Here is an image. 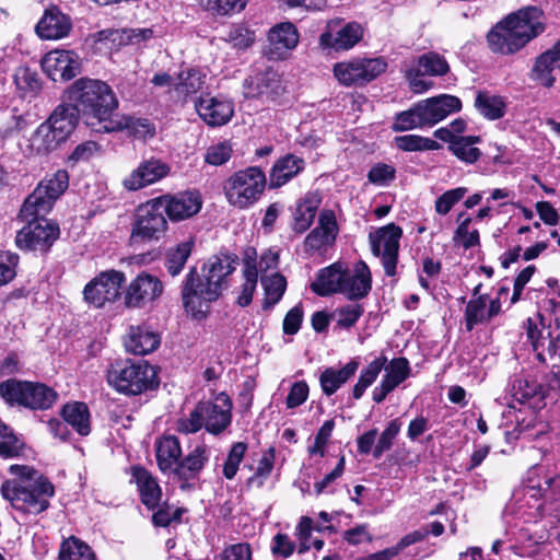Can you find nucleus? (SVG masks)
<instances>
[{
	"label": "nucleus",
	"mask_w": 560,
	"mask_h": 560,
	"mask_svg": "<svg viewBox=\"0 0 560 560\" xmlns=\"http://www.w3.org/2000/svg\"><path fill=\"white\" fill-rule=\"evenodd\" d=\"M69 186V175L59 170L44 178L25 199L20 218L27 224L15 236L20 249L46 253L60 235L59 225L46 219L56 200Z\"/></svg>",
	"instance_id": "f257e3e1"
},
{
	"label": "nucleus",
	"mask_w": 560,
	"mask_h": 560,
	"mask_svg": "<svg viewBox=\"0 0 560 560\" xmlns=\"http://www.w3.org/2000/svg\"><path fill=\"white\" fill-rule=\"evenodd\" d=\"M236 258L230 255L210 257L199 275L195 268L187 273L182 290L183 303L188 313H205L203 306L219 299L228 288V277L236 269Z\"/></svg>",
	"instance_id": "f03ea898"
},
{
	"label": "nucleus",
	"mask_w": 560,
	"mask_h": 560,
	"mask_svg": "<svg viewBox=\"0 0 560 560\" xmlns=\"http://www.w3.org/2000/svg\"><path fill=\"white\" fill-rule=\"evenodd\" d=\"M545 30L544 12L537 7H526L499 21L487 34V42L494 54L514 55Z\"/></svg>",
	"instance_id": "7ed1b4c3"
},
{
	"label": "nucleus",
	"mask_w": 560,
	"mask_h": 560,
	"mask_svg": "<svg viewBox=\"0 0 560 560\" xmlns=\"http://www.w3.org/2000/svg\"><path fill=\"white\" fill-rule=\"evenodd\" d=\"M68 98L94 132L105 133L117 115L118 100L113 89L103 81L79 79L69 88Z\"/></svg>",
	"instance_id": "20e7f679"
},
{
	"label": "nucleus",
	"mask_w": 560,
	"mask_h": 560,
	"mask_svg": "<svg viewBox=\"0 0 560 560\" xmlns=\"http://www.w3.org/2000/svg\"><path fill=\"white\" fill-rule=\"evenodd\" d=\"M10 471L21 477L19 481H5L1 486L2 497L24 513L39 514L49 506L55 495L54 485L32 467L12 465Z\"/></svg>",
	"instance_id": "39448f33"
},
{
	"label": "nucleus",
	"mask_w": 560,
	"mask_h": 560,
	"mask_svg": "<svg viewBox=\"0 0 560 560\" xmlns=\"http://www.w3.org/2000/svg\"><path fill=\"white\" fill-rule=\"evenodd\" d=\"M107 382L118 393L136 396L158 386V375L147 361L125 360L110 364Z\"/></svg>",
	"instance_id": "423d86ee"
},
{
	"label": "nucleus",
	"mask_w": 560,
	"mask_h": 560,
	"mask_svg": "<svg viewBox=\"0 0 560 560\" xmlns=\"http://www.w3.org/2000/svg\"><path fill=\"white\" fill-rule=\"evenodd\" d=\"M0 396L9 405L34 410L50 408L58 397L57 393L45 384L14 378L0 383Z\"/></svg>",
	"instance_id": "0eeeda50"
},
{
	"label": "nucleus",
	"mask_w": 560,
	"mask_h": 560,
	"mask_svg": "<svg viewBox=\"0 0 560 560\" xmlns=\"http://www.w3.org/2000/svg\"><path fill=\"white\" fill-rule=\"evenodd\" d=\"M266 186V175L257 166L234 173L224 185V194L230 205L246 209L258 201Z\"/></svg>",
	"instance_id": "6e6552de"
},
{
	"label": "nucleus",
	"mask_w": 560,
	"mask_h": 560,
	"mask_svg": "<svg viewBox=\"0 0 560 560\" xmlns=\"http://www.w3.org/2000/svg\"><path fill=\"white\" fill-rule=\"evenodd\" d=\"M387 62L384 58H353L337 62L334 75L345 86L364 85L384 73Z\"/></svg>",
	"instance_id": "1a4fd4ad"
},
{
	"label": "nucleus",
	"mask_w": 560,
	"mask_h": 560,
	"mask_svg": "<svg viewBox=\"0 0 560 560\" xmlns=\"http://www.w3.org/2000/svg\"><path fill=\"white\" fill-rule=\"evenodd\" d=\"M125 280V273L121 271L114 269L102 271L85 284L83 299L90 306L101 308L118 299Z\"/></svg>",
	"instance_id": "9d476101"
},
{
	"label": "nucleus",
	"mask_w": 560,
	"mask_h": 560,
	"mask_svg": "<svg viewBox=\"0 0 560 560\" xmlns=\"http://www.w3.org/2000/svg\"><path fill=\"white\" fill-rule=\"evenodd\" d=\"M401 235L402 230L394 223L380 228L370 234L372 252L375 256L382 258L384 271L388 277L396 273Z\"/></svg>",
	"instance_id": "9b49d317"
},
{
	"label": "nucleus",
	"mask_w": 560,
	"mask_h": 560,
	"mask_svg": "<svg viewBox=\"0 0 560 560\" xmlns=\"http://www.w3.org/2000/svg\"><path fill=\"white\" fill-rule=\"evenodd\" d=\"M156 198L148 201L138 209L137 221L132 228L131 237L135 241L159 240L164 235L167 221L163 206Z\"/></svg>",
	"instance_id": "f8f14e48"
},
{
	"label": "nucleus",
	"mask_w": 560,
	"mask_h": 560,
	"mask_svg": "<svg viewBox=\"0 0 560 560\" xmlns=\"http://www.w3.org/2000/svg\"><path fill=\"white\" fill-rule=\"evenodd\" d=\"M164 285L159 277L142 271L130 281L124 293V303L128 308H143L156 301Z\"/></svg>",
	"instance_id": "ddd939ff"
},
{
	"label": "nucleus",
	"mask_w": 560,
	"mask_h": 560,
	"mask_svg": "<svg viewBox=\"0 0 560 560\" xmlns=\"http://www.w3.org/2000/svg\"><path fill=\"white\" fill-rule=\"evenodd\" d=\"M43 71L52 81H69L81 71V58L73 50L56 49L42 59Z\"/></svg>",
	"instance_id": "4468645a"
},
{
	"label": "nucleus",
	"mask_w": 560,
	"mask_h": 560,
	"mask_svg": "<svg viewBox=\"0 0 560 560\" xmlns=\"http://www.w3.org/2000/svg\"><path fill=\"white\" fill-rule=\"evenodd\" d=\"M195 108L199 117L210 127L226 125L234 115V103L223 96L202 94L195 102Z\"/></svg>",
	"instance_id": "2eb2a0df"
},
{
	"label": "nucleus",
	"mask_w": 560,
	"mask_h": 560,
	"mask_svg": "<svg viewBox=\"0 0 560 560\" xmlns=\"http://www.w3.org/2000/svg\"><path fill=\"white\" fill-rule=\"evenodd\" d=\"M338 224L335 213L330 210L320 212L318 224L304 240V250L308 254L324 253L336 241Z\"/></svg>",
	"instance_id": "dca6fc26"
},
{
	"label": "nucleus",
	"mask_w": 560,
	"mask_h": 560,
	"mask_svg": "<svg viewBox=\"0 0 560 560\" xmlns=\"http://www.w3.org/2000/svg\"><path fill=\"white\" fill-rule=\"evenodd\" d=\"M341 280V294L349 300H359L365 298L372 288V276L369 266L359 260L353 266L345 262Z\"/></svg>",
	"instance_id": "f3484780"
},
{
	"label": "nucleus",
	"mask_w": 560,
	"mask_h": 560,
	"mask_svg": "<svg viewBox=\"0 0 560 560\" xmlns=\"http://www.w3.org/2000/svg\"><path fill=\"white\" fill-rule=\"evenodd\" d=\"M205 429L214 435L222 433L232 421V401L224 393L219 394L214 401L200 402Z\"/></svg>",
	"instance_id": "a211bd4d"
},
{
	"label": "nucleus",
	"mask_w": 560,
	"mask_h": 560,
	"mask_svg": "<svg viewBox=\"0 0 560 560\" xmlns=\"http://www.w3.org/2000/svg\"><path fill=\"white\" fill-rule=\"evenodd\" d=\"M163 211L172 221L186 220L201 209L202 201L197 191H184L156 198Z\"/></svg>",
	"instance_id": "6ab92c4d"
},
{
	"label": "nucleus",
	"mask_w": 560,
	"mask_h": 560,
	"mask_svg": "<svg viewBox=\"0 0 560 560\" xmlns=\"http://www.w3.org/2000/svg\"><path fill=\"white\" fill-rule=\"evenodd\" d=\"M299 38V32L291 22L275 25L268 33V58L273 60L287 58L298 46Z\"/></svg>",
	"instance_id": "aec40b11"
},
{
	"label": "nucleus",
	"mask_w": 560,
	"mask_h": 560,
	"mask_svg": "<svg viewBox=\"0 0 560 560\" xmlns=\"http://www.w3.org/2000/svg\"><path fill=\"white\" fill-rule=\"evenodd\" d=\"M170 171L171 167L167 163L151 158L141 162L136 170L126 176L122 185L126 189L135 191L161 180L168 175Z\"/></svg>",
	"instance_id": "412c9836"
},
{
	"label": "nucleus",
	"mask_w": 560,
	"mask_h": 560,
	"mask_svg": "<svg viewBox=\"0 0 560 560\" xmlns=\"http://www.w3.org/2000/svg\"><path fill=\"white\" fill-rule=\"evenodd\" d=\"M339 21H329L327 31L319 36V44L323 48L336 50H348L358 44L363 36V28L359 23L350 22L334 34Z\"/></svg>",
	"instance_id": "4be33fe9"
},
{
	"label": "nucleus",
	"mask_w": 560,
	"mask_h": 560,
	"mask_svg": "<svg viewBox=\"0 0 560 560\" xmlns=\"http://www.w3.org/2000/svg\"><path fill=\"white\" fill-rule=\"evenodd\" d=\"M422 112V119L425 127H432L445 119L448 115L457 113L462 108L458 97L448 94H441L419 102Z\"/></svg>",
	"instance_id": "5701e85b"
},
{
	"label": "nucleus",
	"mask_w": 560,
	"mask_h": 560,
	"mask_svg": "<svg viewBox=\"0 0 560 560\" xmlns=\"http://www.w3.org/2000/svg\"><path fill=\"white\" fill-rule=\"evenodd\" d=\"M500 298L490 299L488 294L470 299L466 305L464 317L467 331L476 325L486 324L501 312Z\"/></svg>",
	"instance_id": "b1692460"
},
{
	"label": "nucleus",
	"mask_w": 560,
	"mask_h": 560,
	"mask_svg": "<svg viewBox=\"0 0 560 560\" xmlns=\"http://www.w3.org/2000/svg\"><path fill=\"white\" fill-rule=\"evenodd\" d=\"M71 19L57 8H50L36 25V33L43 39H60L69 35Z\"/></svg>",
	"instance_id": "393cba45"
},
{
	"label": "nucleus",
	"mask_w": 560,
	"mask_h": 560,
	"mask_svg": "<svg viewBox=\"0 0 560 560\" xmlns=\"http://www.w3.org/2000/svg\"><path fill=\"white\" fill-rule=\"evenodd\" d=\"M279 88V75L272 70L255 72L243 82L244 96L247 98H257L262 96L273 98L278 95Z\"/></svg>",
	"instance_id": "a878e982"
},
{
	"label": "nucleus",
	"mask_w": 560,
	"mask_h": 560,
	"mask_svg": "<svg viewBox=\"0 0 560 560\" xmlns=\"http://www.w3.org/2000/svg\"><path fill=\"white\" fill-rule=\"evenodd\" d=\"M160 342V335L147 325L131 326L125 338L126 350L136 355L153 352Z\"/></svg>",
	"instance_id": "bb28decb"
},
{
	"label": "nucleus",
	"mask_w": 560,
	"mask_h": 560,
	"mask_svg": "<svg viewBox=\"0 0 560 560\" xmlns=\"http://www.w3.org/2000/svg\"><path fill=\"white\" fill-rule=\"evenodd\" d=\"M208 460V447L203 444L197 445L186 457L180 459L174 474V478L178 481H183L182 488H185L186 483L198 478Z\"/></svg>",
	"instance_id": "cd10ccee"
},
{
	"label": "nucleus",
	"mask_w": 560,
	"mask_h": 560,
	"mask_svg": "<svg viewBox=\"0 0 560 560\" xmlns=\"http://www.w3.org/2000/svg\"><path fill=\"white\" fill-rule=\"evenodd\" d=\"M305 168V161L292 153L279 158L269 174L270 188H279L298 176Z\"/></svg>",
	"instance_id": "c85d7f7f"
},
{
	"label": "nucleus",
	"mask_w": 560,
	"mask_h": 560,
	"mask_svg": "<svg viewBox=\"0 0 560 560\" xmlns=\"http://www.w3.org/2000/svg\"><path fill=\"white\" fill-rule=\"evenodd\" d=\"M345 262L336 261L328 267L322 268L316 279L311 283V290L319 296H328L335 293L341 294V280Z\"/></svg>",
	"instance_id": "c756f323"
},
{
	"label": "nucleus",
	"mask_w": 560,
	"mask_h": 560,
	"mask_svg": "<svg viewBox=\"0 0 560 560\" xmlns=\"http://www.w3.org/2000/svg\"><path fill=\"white\" fill-rule=\"evenodd\" d=\"M127 130L139 140L152 139L155 136V126L148 118L117 114L105 133Z\"/></svg>",
	"instance_id": "7c9ffc66"
},
{
	"label": "nucleus",
	"mask_w": 560,
	"mask_h": 560,
	"mask_svg": "<svg viewBox=\"0 0 560 560\" xmlns=\"http://www.w3.org/2000/svg\"><path fill=\"white\" fill-rule=\"evenodd\" d=\"M131 475L140 492L141 502L149 510L159 508L162 490L156 479L147 469L139 466L132 467Z\"/></svg>",
	"instance_id": "2f4dec72"
},
{
	"label": "nucleus",
	"mask_w": 560,
	"mask_h": 560,
	"mask_svg": "<svg viewBox=\"0 0 560 560\" xmlns=\"http://www.w3.org/2000/svg\"><path fill=\"white\" fill-rule=\"evenodd\" d=\"M156 462L163 474L172 475L177 469L182 458L179 441L174 435H166L156 442Z\"/></svg>",
	"instance_id": "473e14b6"
},
{
	"label": "nucleus",
	"mask_w": 560,
	"mask_h": 560,
	"mask_svg": "<svg viewBox=\"0 0 560 560\" xmlns=\"http://www.w3.org/2000/svg\"><path fill=\"white\" fill-rule=\"evenodd\" d=\"M243 277L245 281L242 285L241 294L237 298V304L245 307L252 303L258 280L256 250L252 247L246 248L244 252Z\"/></svg>",
	"instance_id": "72a5a7b5"
},
{
	"label": "nucleus",
	"mask_w": 560,
	"mask_h": 560,
	"mask_svg": "<svg viewBox=\"0 0 560 560\" xmlns=\"http://www.w3.org/2000/svg\"><path fill=\"white\" fill-rule=\"evenodd\" d=\"M359 362L350 360L340 369L327 368L319 376L320 387L325 395H334L343 384H346L358 371Z\"/></svg>",
	"instance_id": "f704fd0d"
},
{
	"label": "nucleus",
	"mask_w": 560,
	"mask_h": 560,
	"mask_svg": "<svg viewBox=\"0 0 560 560\" xmlns=\"http://www.w3.org/2000/svg\"><path fill=\"white\" fill-rule=\"evenodd\" d=\"M78 120V108H74L73 105L67 104L59 105L46 121L57 132L59 139L66 141L75 129Z\"/></svg>",
	"instance_id": "c9c22d12"
},
{
	"label": "nucleus",
	"mask_w": 560,
	"mask_h": 560,
	"mask_svg": "<svg viewBox=\"0 0 560 560\" xmlns=\"http://www.w3.org/2000/svg\"><path fill=\"white\" fill-rule=\"evenodd\" d=\"M61 416L67 425L80 435L86 436L91 432V415L86 404L73 401L66 404L61 409Z\"/></svg>",
	"instance_id": "e433bc0d"
},
{
	"label": "nucleus",
	"mask_w": 560,
	"mask_h": 560,
	"mask_svg": "<svg viewBox=\"0 0 560 560\" xmlns=\"http://www.w3.org/2000/svg\"><path fill=\"white\" fill-rule=\"evenodd\" d=\"M319 205L320 198L316 194H307L296 203L292 223L296 233H304L312 225Z\"/></svg>",
	"instance_id": "4c0bfd02"
},
{
	"label": "nucleus",
	"mask_w": 560,
	"mask_h": 560,
	"mask_svg": "<svg viewBox=\"0 0 560 560\" xmlns=\"http://www.w3.org/2000/svg\"><path fill=\"white\" fill-rule=\"evenodd\" d=\"M475 107L485 118L497 120L505 115L506 103L500 95L480 91L475 98Z\"/></svg>",
	"instance_id": "58836bf2"
},
{
	"label": "nucleus",
	"mask_w": 560,
	"mask_h": 560,
	"mask_svg": "<svg viewBox=\"0 0 560 560\" xmlns=\"http://www.w3.org/2000/svg\"><path fill=\"white\" fill-rule=\"evenodd\" d=\"M386 362L387 358L381 355L362 369L359 380L352 388V396L355 400L360 399L365 390L376 381Z\"/></svg>",
	"instance_id": "ea45409f"
},
{
	"label": "nucleus",
	"mask_w": 560,
	"mask_h": 560,
	"mask_svg": "<svg viewBox=\"0 0 560 560\" xmlns=\"http://www.w3.org/2000/svg\"><path fill=\"white\" fill-rule=\"evenodd\" d=\"M480 142L477 136H462L457 137L456 141H452L448 150L462 162L472 164L481 155L480 150L476 147Z\"/></svg>",
	"instance_id": "a19ab883"
},
{
	"label": "nucleus",
	"mask_w": 560,
	"mask_h": 560,
	"mask_svg": "<svg viewBox=\"0 0 560 560\" xmlns=\"http://www.w3.org/2000/svg\"><path fill=\"white\" fill-rule=\"evenodd\" d=\"M206 74L198 68H188L178 73L177 82L174 83L175 91L188 96L200 91L205 85Z\"/></svg>",
	"instance_id": "79ce46f5"
},
{
	"label": "nucleus",
	"mask_w": 560,
	"mask_h": 560,
	"mask_svg": "<svg viewBox=\"0 0 560 560\" xmlns=\"http://www.w3.org/2000/svg\"><path fill=\"white\" fill-rule=\"evenodd\" d=\"M261 285L265 291L264 308L275 306L283 296L287 289L284 276L276 272L271 276H261Z\"/></svg>",
	"instance_id": "37998d69"
},
{
	"label": "nucleus",
	"mask_w": 560,
	"mask_h": 560,
	"mask_svg": "<svg viewBox=\"0 0 560 560\" xmlns=\"http://www.w3.org/2000/svg\"><path fill=\"white\" fill-rule=\"evenodd\" d=\"M275 448L265 451L259 458L253 475L247 479L246 485L249 488H262L270 478L275 466Z\"/></svg>",
	"instance_id": "c03bdc74"
},
{
	"label": "nucleus",
	"mask_w": 560,
	"mask_h": 560,
	"mask_svg": "<svg viewBox=\"0 0 560 560\" xmlns=\"http://www.w3.org/2000/svg\"><path fill=\"white\" fill-rule=\"evenodd\" d=\"M555 55L547 50L541 54L535 61V65L530 72L532 80L545 88H551L555 83L552 77V70L555 69V62L557 61Z\"/></svg>",
	"instance_id": "a18cd8bd"
},
{
	"label": "nucleus",
	"mask_w": 560,
	"mask_h": 560,
	"mask_svg": "<svg viewBox=\"0 0 560 560\" xmlns=\"http://www.w3.org/2000/svg\"><path fill=\"white\" fill-rule=\"evenodd\" d=\"M65 142L59 139L57 132L48 125L47 121L40 124L32 136V147L39 153H47L55 150L60 143Z\"/></svg>",
	"instance_id": "49530a36"
},
{
	"label": "nucleus",
	"mask_w": 560,
	"mask_h": 560,
	"mask_svg": "<svg viewBox=\"0 0 560 560\" xmlns=\"http://www.w3.org/2000/svg\"><path fill=\"white\" fill-rule=\"evenodd\" d=\"M194 243L186 241L171 247L166 252V269L173 277L179 275L191 254Z\"/></svg>",
	"instance_id": "de8ad7c7"
},
{
	"label": "nucleus",
	"mask_w": 560,
	"mask_h": 560,
	"mask_svg": "<svg viewBox=\"0 0 560 560\" xmlns=\"http://www.w3.org/2000/svg\"><path fill=\"white\" fill-rule=\"evenodd\" d=\"M450 70L446 59L438 52L429 51L418 58L417 72L422 75H444Z\"/></svg>",
	"instance_id": "09e8293b"
},
{
	"label": "nucleus",
	"mask_w": 560,
	"mask_h": 560,
	"mask_svg": "<svg viewBox=\"0 0 560 560\" xmlns=\"http://www.w3.org/2000/svg\"><path fill=\"white\" fill-rule=\"evenodd\" d=\"M59 560H96L95 555L85 542L70 537L61 545Z\"/></svg>",
	"instance_id": "8fccbe9b"
},
{
	"label": "nucleus",
	"mask_w": 560,
	"mask_h": 560,
	"mask_svg": "<svg viewBox=\"0 0 560 560\" xmlns=\"http://www.w3.org/2000/svg\"><path fill=\"white\" fill-rule=\"evenodd\" d=\"M384 369L385 375L383 376L382 382L393 390L399 386L410 373L409 362L402 357L393 359Z\"/></svg>",
	"instance_id": "3c124183"
},
{
	"label": "nucleus",
	"mask_w": 560,
	"mask_h": 560,
	"mask_svg": "<svg viewBox=\"0 0 560 560\" xmlns=\"http://www.w3.org/2000/svg\"><path fill=\"white\" fill-rule=\"evenodd\" d=\"M396 147L406 152L433 151L440 149V144L433 139L419 135L399 136L394 139Z\"/></svg>",
	"instance_id": "603ef678"
},
{
	"label": "nucleus",
	"mask_w": 560,
	"mask_h": 560,
	"mask_svg": "<svg viewBox=\"0 0 560 560\" xmlns=\"http://www.w3.org/2000/svg\"><path fill=\"white\" fill-rule=\"evenodd\" d=\"M423 127L425 124L422 119L421 106L417 103L410 109L397 114L392 128L394 131L401 132Z\"/></svg>",
	"instance_id": "864d4df0"
},
{
	"label": "nucleus",
	"mask_w": 560,
	"mask_h": 560,
	"mask_svg": "<svg viewBox=\"0 0 560 560\" xmlns=\"http://www.w3.org/2000/svg\"><path fill=\"white\" fill-rule=\"evenodd\" d=\"M247 448L248 445L245 442H235L232 444L222 469V474L226 479L232 480L236 476Z\"/></svg>",
	"instance_id": "5fc2aeb1"
},
{
	"label": "nucleus",
	"mask_w": 560,
	"mask_h": 560,
	"mask_svg": "<svg viewBox=\"0 0 560 560\" xmlns=\"http://www.w3.org/2000/svg\"><path fill=\"white\" fill-rule=\"evenodd\" d=\"M471 221L472 219L470 217H467L464 220H462L458 226L456 228L453 236V241L463 246L465 249L479 246L480 244L478 230L469 229Z\"/></svg>",
	"instance_id": "6e6d98bb"
},
{
	"label": "nucleus",
	"mask_w": 560,
	"mask_h": 560,
	"mask_svg": "<svg viewBox=\"0 0 560 560\" xmlns=\"http://www.w3.org/2000/svg\"><path fill=\"white\" fill-rule=\"evenodd\" d=\"M200 3L213 14L230 15L244 10L247 0H200Z\"/></svg>",
	"instance_id": "4d7b16f0"
},
{
	"label": "nucleus",
	"mask_w": 560,
	"mask_h": 560,
	"mask_svg": "<svg viewBox=\"0 0 560 560\" xmlns=\"http://www.w3.org/2000/svg\"><path fill=\"white\" fill-rule=\"evenodd\" d=\"M14 82L24 93H37L42 86L37 72L27 67H19L15 70Z\"/></svg>",
	"instance_id": "13d9d810"
},
{
	"label": "nucleus",
	"mask_w": 560,
	"mask_h": 560,
	"mask_svg": "<svg viewBox=\"0 0 560 560\" xmlns=\"http://www.w3.org/2000/svg\"><path fill=\"white\" fill-rule=\"evenodd\" d=\"M366 177L375 186L387 187L396 178V168L392 164L380 162L371 166Z\"/></svg>",
	"instance_id": "bf43d9fd"
},
{
	"label": "nucleus",
	"mask_w": 560,
	"mask_h": 560,
	"mask_svg": "<svg viewBox=\"0 0 560 560\" xmlns=\"http://www.w3.org/2000/svg\"><path fill=\"white\" fill-rule=\"evenodd\" d=\"M468 192L466 187H456L443 192L434 203V209L440 215H446L452 208Z\"/></svg>",
	"instance_id": "052dcab7"
},
{
	"label": "nucleus",
	"mask_w": 560,
	"mask_h": 560,
	"mask_svg": "<svg viewBox=\"0 0 560 560\" xmlns=\"http://www.w3.org/2000/svg\"><path fill=\"white\" fill-rule=\"evenodd\" d=\"M232 152L233 147L230 141L214 143L207 149L205 162L214 166L222 165L231 159Z\"/></svg>",
	"instance_id": "680f3d73"
},
{
	"label": "nucleus",
	"mask_w": 560,
	"mask_h": 560,
	"mask_svg": "<svg viewBox=\"0 0 560 560\" xmlns=\"http://www.w3.org/2000/svg\"><path fill=\"white\" fill-rule=\"evenodd\" d=\"M401 423L398 419H394L388 423L373 450V456L375 458H380L386 451L390 450L393 441L399 433Z\"/></svg>",
	"instance_id": "e2e57ef3"
},
{
	"label": "nucleus",
	"mask_w": 560,
	"mask_h": 560,
	"mask_svg": "<svg viewBox=\"0 0 560 560\" xmlns=\"http://www.w3.org/2000/svg\"><path fill=\"white\" fill-rule=\"evenodd\" d=\"M513 396L516 400L524 402L530 398H534L538 395L544 396L541 386H539L536 382L530 381L528 378H518L514 382L513 387Z\"/></svg>",
	"instance_id": "0e129e2a"
},
{
	"label": "nucleus",
	"mask_w": 560,
	"mask_h": 560,
	"mask_svg": "<svg viewBox=\"0 0 560 560\" xmlns=\"http://www.w3.org/2000/svg\"><path fill=\"white\" fill-rule=\"evenodd\" d=\"M364 310L360 304H348L336 310L335 316L337 325L348 329L355 325L362 316Z\"/></svg>",
	"instance_id": "69168bd1"
},
{
	"label": "nucleus",
	"mask_w": 560,
	"mask_h": 560,
	"mask_svg": "<svg viewBox=\"0 0 560 560\" xmlns=\"http://www.w3.org/2000/svg\"><path fill=\"white\" fill-rule=\"evenodd\" d=\"M524 328L526 331L527 340L532 343L533 349L536 352L537 359L541 362H545L546 358L542 351H540V348L545 347L546 341L548 342V337H542L538 324L536 323V320L532 318H527V320L524 324Z\"/></svg>",
	"instance_id": "338daca9"
},
{
	"label": "nucleus",
	"mask_w": 560,
	"mask_h": 560,
	"mask_svg": "<svg viewBox=\"0 0 560 560\" xmlns=\"http://www.w3.org/2000/svg\"><path fill=\"white\" fill-rule=\"evenodd\" d=\"M18 262V255L10 252H0V287L14 279Z\"/></svg>",
	"instance_id": "774afa93"
}]
</instances>
